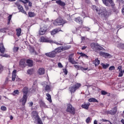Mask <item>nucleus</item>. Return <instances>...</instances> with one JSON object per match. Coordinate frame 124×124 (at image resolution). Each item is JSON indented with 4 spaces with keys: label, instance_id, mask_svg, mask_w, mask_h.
<instances>
[{
    "label": "nucleus",
    "instance_id": "nucleus-1",
    "mask_svg": "<svg viewBox=\"0 0 124 124\" xmlns=\"http://www.w3.org/2000/svg\"><path fill=\"white\" fill-rule=\"evenodd\" d=\"M104 4H105L106 6H111L112 8L113 11H116L117 9L115 7V4L113 2V0H102Z\"/></svg>",
    "mask_w": 124,
    "mask_h": 124
},
{
    "label": "nucleus",
    "instance_id": "nucleus-2",
    "mask_svg": "<svg viewBox=\"0 0 124 124\" xmlns=\"http://www.w3.org/2000/svg\"><path fill=\"white\" fill-rule=\"evenodd\" d=\"M41 42H47L48 43H55V44H57V45H62V44L59 42V43H58V42H53V40L49 39V38H45L43 36L41 37Z\"/></svg>",
    "mask_w": 124,
    "mask_h": 124
},
{
    "label": "nucleus",
    "instance_id": "nucleus-3",
    "mask_svg": "<svg viewBox=\"0 0 124 124\" xmlns=\"http://www.w3.org/2000/svg\"><path fill=\"white\" fill-rule=\"evenodd\" d=\"M82 85L80 83H76L75 85L71 86L69 88V91L71 93H74L77 90H78Z\"/></svg>",
    "mask_w": 124,
    "mask_h": 124
},
{
    "label": "nucleus",
    "instance_id": "nucleus-4",
    "mask_svg": "<svg viewBox=\"0 0 124 124\" xmlns=\"http://www.w3.org/2000/svg\"><path fill=\"white\" fill-rule=\"evenodd\" d=\"M66 111L72 114V115H75V108L72 107V105L70 104L67 105V108Z\"/></svg>",
    "mask_w": 124,
    "mask_h": 124
},
{
    "label": "nucleus",
    "instance_id": "nucleus-5",
    "mask_svg": "<svg viewBox=\"0 0 124 124\" xmlns=\"http://www.w3.org/2000/svg\"><path fill=\"white\" fill-rule=\"evenodd\" d=\"M66 22L63 19L61 18H58L54 22V25L55 26H62V25H64Z\"/></svg>",
    "mask_w": 124,
    "mask_h": 124
},
{
    "label": "nucleus",
    "instance_id": "nucleus-6",
    "mask_svg": "<svg viewBox=\"0 0 124 124\" xmlns=\"http://www.w3.org/2000/svg\"><path fill=\"white\" fill-rule=\"evenodd\" d=\"M117 112H118V108L117 107H115L112 108V110H107L106 111V113L107 115H111V116H114V115H116V114H117Z\"/></svg>",
    "mask_w": 124,
    "mask_h": 124
},
{
    "label": "nucleus",
    "instance_id": "nucleus-7",
    "mask_svg": "<svg viewBox=\"0 0 124 124\" xmlns=\"http://www.w3.org/2000/svg\"><path fill=\"white\" fill-rule=\"evenodd\" d=\"M74 56V53H72L69 55V58H68V61L69 62H70L72 63V64H77L78 62L74 60V58H73V56Z\"/></svg>",
    "mask_w": 124,
    "mask_h": 124
},
{
    "label": "nucleus",
    "instance_id": "nucleus-8",
    "mask_svg": "<svg viewBox=\"0 0 124 124\" xmlns=\"http://www.w3.org/2000/svg\"><path fill=\"white\" fill-rule=\"evenodd\" d=\"M15 4H16V5L18 9L19 10H20V11H21V12H22V13H24V14H27V13L24 10V8H23V6L21 5V4H20L19 3V2H16Z\"/></svg>",
    "mask_w": 124,
    "mask_h": 124
},
{
    "label": "nucleus",
    "instance_id": "nucleus-9",
    "mask_svg": "<svg viewBox=\"0 0 124 124\" xmlns=\"http://www.w3.org/2000/svg\"><path fill=\"white\" fill-rule=\"evenodd\" d=\"M28 100V96L26 94H23L22 98L20 100V102L22 103L23 106H25L26 103H27V100Z\"/></svg>",
    "mask_w": 124,
    "mask_h": 124
},
{
    "label": "nucleus",
    "instance_id": "nucleus-10",
    "mask_svg": "<svg viewBox=\"0 0 124 124\" xmlns=\"http://www.w3.org/2000/svg\"><path fill=\"white\" fill-rule=\"evenodd\" d=\"M45 55L46 57H49V58H55L57 53H56V52L53 50L50 52L46 53Z\"/></svg>",
    "mask_w": 124,
    "mask_h": 124
},
{
    "label": "nucleus",
    "instance_id": "nucleus-11",
    "mask_svg": "<svg viewBox=\"0 0 124 124\" xmlns=\"http://www.w3.org/2000/svg\"><path fill=\"white\" fill-rule=\"evenodd\" d=\"M47 31V28L46 27H43L41 28V30L39 32V34L40 35H43L46 33V31Z\"/></svg>",
    "mask_w": 124,
    "mask_h": 124
},
{
    "label": "nucleus",
    "instance_id": "nucleus-12",
    "mask_svg": "<svg viewBox=\"0 0 124 124\" xmlns=\"http://www.w3.org/2000/svg\"><path fill=\"white\" fill-rule=\"evenodd\" d=\"M74 67H75V68H76V69H77L78 70H82V71H84V70L85 71H86V70H88V68H84L80 65H76L75 64L74 65Z\"/></svg>",
    "mask_w": 124,
    "mask_h": 124
},
{
    "label": "nucleus",
    "instance_id": "nucleus-13",
    "mask_svg": "<svg viewBox=\"0 0 124 124\" xmlns=\"http://www.w3.org/2000/svg\"><path fill=\"white\" fill-rule=\"evenodd\" d=\"M52 1L53 0H56V3H57L59 5H60V6H65V2L62 1V0H52Z\"/></svg>",
    "mask_w": 124,
    "mask_h": 124
},
{
    "label": "nucleus",
    "instance_id": "nucleus-14",
    "mask_svg": "<svg viewBox=\"0 0 124 124\" xmlns=\"http://www.w3.org/2000/svg\"><path fill=\"white\" fill-rule=\"evenodd\" d=\"M19 66L20 67H25L26 66V60L25 59H21L19 61Z\"/></svg>",
    "mask_w": 124,
    "mask_h": 124
},
{
    "label": "nucleus",
    "instance_id": "nucleus-15",
    "mask_svg": "<svg viewBox=\"0 0 124 124\" xmlns=\"http://www.w3.org/2000/svg\"><path fill=\"white\" fill-rule=\"evenodd\" d=\"M44 89L46 92L50 93L51 92V86L50 85L46 84L44 85Z\"/></svg>",
    "mask_w": 124,
    "mask_h": 124
},
{
    "label": "nucleus",
    "instance_id": "nucleus-16",
    "mask_svg": "<svg viewBox=\"0 0 124 124\" xmlns=\"http://www.w3.org/2000/svg\"><path fill=\"white\" fill-rule=\"evenodd\" d=\"M0 52L1 54H4L5 52V48L2 43H0Z\"/></svg>",
    "mask_w": 124,
    "mask_h": 124
},
{
    "label": "nucleus",
    "instance_id": "nucleus-17",
    "mask_svg": "<svg viewBox=\"0 0 124 124\" xmlns=\"http://www.w3.org/2000/svg\"><path fill=\"white\" fill-rule=\"evenodd\" d=\"M59 31H62L60 28L55 29L51 32V35H55V34H56V33H58Z\"/></svg>",
    "mask_w": 124,
    "mask_h": 124
},
{
    "label": "nucleus",
    "instance_id": "nucleus-18",
    "mask_svg": "<svg viewBox=\"0 0 124 124\" xmlns=\"http://www.w3.org/2000/svg\"><path fill=\"white\" fill-rule=\"evenodd\" d=\"M90 105H91V104L90 103H87L86 104L84 103L81 105V107L82 108H83V109L88 110Z\"/></svg>",
    "mask_w": 124,
    "mask_h": 124
},
{
    "label": "nucleus",
    "instance_id": "nucleus-19",
    "mask_svg": "<svg viewBox=\"0 0 124 124\" xmlns=\"http://www.w3.org/2000/svg\"><path fill=\"white\" fill-rule=\"evenodd\" d=\"M45 73V69L43 68H40L38 70V74L39 75H43Z\"/></svg>",
    "mask_w": 124,
    "mask_h": 124
},
{
    "label": "nucleus",
    "instance_id": "nucleus-20",
    "mask_svg": "<svg viewBox=\"0 0 124 124\" xmlns=\"http://www.w3.org/2000/svg\"><path fill=\"white\" fill-rule=\"evenodd\" d=\"M31 116L34 118V119H38V113L36 111H33L31 113Z\"/></svg>",
    "mask_w": 124,
    "mask_h": 124
},
{
    "label": "nucleus",
    "instance_id": "nucleus-21",
    "mask_svg": "<svg viewBox=\"0 0 124 124\" xmlns=\"http://www.w3.org/2000/svg\"><path fill=\"white\" fill-rule=\"evenodd\" d=\"M16 72H17V70H14V71L12 72V81H15V78H16Z\"/></svg>",
    "mask_w": 124,
    "mask_h": 124
},
{
    "label": "nucleus",
    "instance_id": "nucleus-22",
    "mask_svg": "<svg viewBox=\"0 0 124 124\" xmlns=\"http://www.w3.org/2000/svg\"><path fill=\"white\" fill-rule=\"evenodd\" d=\"M22 93L23 94H26V95L28 96V93H29V89L28 87H24L22 89Z\"/></svg>",
    "mask_w": 124,
    "mask_h": 124
},
{
    "label": "nucleus",
    "instance_id": "nucleus-23",
    "mask_svg": "<svg viewBox=\"0 0 124 124\" xmlns=\"http://www.w3.org/2000/svg\"><path fill=\"white\" fill-rule=\"evenodd\" d=\"M93 63L95 65V66H97L100 63V61L98 60V59H96L93 61Z\"/></svg>",
    "mask_w": 124,
    "mask_h": 124
},
{
    "label": "nucleus",
    "instance_id": "nucleus-24",
    "mask_svg": "<svg viewBox=\"0 0 124 124\" xmlns=\"http://www.w3.org/2000/svg\"><path fill=\"white\" fill-rule=\"evenodd\" d=\"M62 50H63V48L62 47H59L58 48L54 50V52H55L56 54H58V53H61V52L62 51Z\"/></svg>",
    "mask_w": 124,
    "mask_h": 124
},
{
    "label": "nucleus",
    "instance_id": "nucleus-25",
    "mask_svg": "<svg viewBox=\"0 0 124 124\" xmlns=\"http://www.w3.org/2000/svg\"><path fill=\"white\" fill-rule=\"evenodd\" d=\"M78 55H80V57H84L85 59H89V56H88L86 54L82 52H78Z\"/></svg>",
    "mask_w": 124,
    "mask_h": 124
},
{
    "label": "nucleus",
    "instance_id": "nucleus-26",
    "mask_svg": "<svg viewBox=\"0 0 124 124\" xmlns=\"http://www.w3.org/2000/svg\"><path fill=\"white\" fill-rule=\"evenodd\" d=\"M101 65H102V66L103 67V68H104V69H106L107 68H108V67H109V64H104L103 63H102L101 64Z\"/></svg>",
    "mask_w": 124,
    "mask_h": 124
},
{
    "label": "nucleus",
    "instance_id": "nucleus-27",
    "mask_svg": "<svg viewBox=\"0 0 124 124\" xmlns=\"http://www.w3.org/2000/svg\"><path fill=\"white\" fill-rule=\"evenodd\" d=\"M89 102H98V101L94 98H91L88 99Z\"/></svg>",
    "mask_w": 124,
    "mask_h": 124
},
{
    "label": "nucleus",
    "instance_id": "nucleus-28",
    "mask_svg": "<svg viewBox=\"0 0 124 124\" xmlns=\"http://www.w3.org/2000/svg\"><path fill=\"white\" fill-rule=\"evenodd\" d=\"M47 97L46 99L48 100L49 102H52V99L51 98V95H50L49 93H46V94Z\"/></svg>",
    "mask_w": 124,
    "mask_h": 124
},
{
    "label": "nucleus",
    "instance_id": "nucleus-29",
    "mask_svg": "<svg viewBox=\"0 0 124 124\" xmlns=\"http://www.w3.org/2000/svg\"><path fill=\"white\" fill-rule=\"evenodd\" d=\"M16 35L19 37L21 35V28H19L16 30Z\"/></svg>",
    "mask_w": 124,
    "mask_h": 124
},
{
    "label": "nucleus",
    "instance_id": "nucleus-30",
    "mask_svg": "<svg viewBox=\"0 0 124 124\" xmlns=\"http://www.w3.org/2000/svg\"><path fill=\"white\" fill-rule=\"evenodd\" d=\"M27 63H28V65L30 67L32 66V61L28 60L27 61Z\"/></svg>",
    "mask_w": 124,
    "mask_h": 124
},
{
    "label": "nucleus",
    "instance_id": "nucleus-31",
    "mask_svg": "<svg viewBox=\"0 0 124 124\" xmlns=\"http://www.w3.org/2000/svg\"><path fill=\"white\" fill-rule=\"evenodd\" d=\"M75 21L77 22V23H80V22L83 23V22H82V18H81L80 17L76 18Z\"/></svg>",
    "mask_w": 124,
    "mask_h": 124
},
{
    "label": "nucleus",
    "instance_id": "nucleus-32",
    "mask_svg": "<svg viewBox=\"0 0 124 124\" xmlns=\"http://www.w3.org/2000/svg\"><path fill=\"white\" fill-rule=\"evenodd\" d=\"M33 72H34V71L32 69H30L27 70V74H29L30 75H31V74H33Z\"/></svg>",
    "mask_w": 124,
    "mask_h": 124
},
{
    "label": "nucleus",
    "instance_id": "nucleus-33",
    "mask_svg": "<svg viewBox=\"0 0 124 124\" xmlns=\"http://www.w3.org/2000/svg\"><path fill=\"white\" fill-rule=\"evenodd\" d=\"M28 15H29V17H34L35 16V14H34V13L30 12L28 13Z\"/></svg>",
    "mask_w": 124,
    "mask_h": 124
},
{
    "label": "nucleus",
    "instance_id": "nucleus-34",
    "mask_svg": "<svg viewBox=\"0 0 124 124\" xmlns=\"http://www.w3.org/2000/svg\"><path fill=\"white\" fill-rule=\"evenodd\" d=\"M11 18H12V15H11L8 17V23L7 25H9L10 24V21H11Z\"/></svg>",
    "mask_w": 124,
    "mask_h": 124
},
{
    "label": "nucleus",
    "instance_id": "nucleus-35",
    "mask_svg": "<svg viewBox=\"0 0 124 124\" xmlns=\"http://www.w3.org/2000/svg\"><path fill=\"white\" fill-rule=\"evenodd\" d=\"M91 121H92V118H91V117H89L86 119V122L87 123V124H90V123H91Z\"/></svg>",
    "mask_w": 124,
    "mask_h": 124
},
{
    "label": "nucleus",
    "instance_id": "nucleus-36",
    "mask_svg": "<svg viewBox=\"0 0 124 124\" xmlns=\"http://www.w3.org/2000/svg\"><path fill=\"white\" fill-rule=\"evenodd\" d=\"M104 57H105L106 58H111V55L109 53H105V55Z\"/></svg>",
    "mask_w": 124,
    "mask_h": 124
},
{
    "label": "nucleus",
    "instance_id": "nucleus-37",
    "mask_svg": "<svg viewBox=\"0 0 124 124\" xmlns=\"http://www.w3.org/2000/svg\"><path fill=\"white\" fill-rule=\"evenodd\" d=\"M92 8L93 9V10H95L96 12H98V9L97 8L96 6L92 5Z\"/></svg>",
    "mask_w": 124,
    "mask_h": 124
},
{
    "label": "nucleus",
    "instance_id": "nucleus-38",
    "mask_svg": "<svg viewBox=\"0 0 124 124\" xmlns=\"http://www.w3.org/2000/svg\"><path fill=\"white\" fill-rule=\"evenodd\" d=\"M70 48H71L70 46H66L63 47V50H69V49H70Z\"/></svg>",
    "mask_w": 124,
    "mask_h": 124
},
{
    "label": "nucleus",
    "instance_id": "nucleus-39",
    "mask_svg": "<svg viewBox=\"0 0 124 124\" xmlns=\"http://www.w3.org/2000/svg\"><path fill=\"white\" fill-rule=\"evenodd\" d=\"M91 47L92 49H94L96 47V46L94 43H93L91 44Z\"/></svg>",
    "mask_w": 124,
    "mask_h": 124
},
{
    "label": "nucleus",
    "instance_id": "nucleus-40",
    "mask_svg": "<svg viewBox=\"0 0 124 124\" xmlns=\"http://www.w3.org/2000/svg\"><path fill=\"white\" fill-rule=\"evenodd\" d=\"M14 52H15V53H16V52H18V50H19V47H16V46H15L14 47Z\"/></svg>",
    "mask_w": 124,
    "mask_h": 124
},
{
    "label": "nucleus",
    "instance_id": "nucleus-41",
    "mask_svg": "<svg viewBox=\"0 0 124 124\" xmlns=\"http://www.w3.org/2000/svg\"><path fill=\"white\" fill-rule=\"evenodd\" d=\"M101 94H102V95H105L106 94H107V93H108L105 91H103V90L101 92Z\"/></svg>",
    "mask_w": 124,
    "mask_h": 124
},
{
    "label": "nucleus",
    "instance_id": "nucleus-42",
    "mask_svg": "<svg viewBox=\"0 0 124 124\" xmlns=\"http://www.w3.org/2000/svg\"><path fill=\"white\" fill-rule=\"evenodd\" d=\"M1 110H2V111H6L7 110V108L5 107V106H2L1 107V108H0Z\"/></svg>",
    "mask_w": 124,
    "mask_h": 124
},
{
    "label": "nucleus",
    "instance_id": "nucleus-43",
    "mask_svg": "<svg viewBox=\"0 0 124 124\" xmlns=\"http://www.w3.org/2000/svg\"><path fill=\"white\" fill-rule=\"evenodd\" d=\"M0 56H1V57H4L5 58H8L9 57V55H8V54H1L0 55Z\"/></svg>",
    "mask_w": 124,
    "mask_h": 124
},
{
    "label": "nucleus",
    "instance_id": "nucleus-44",
    "mask_svg": "<svg viewBox=\"0 0 124 124\" xmlns=\"http://www.w3.org/2000/svg\"><path fill=\"white\" fill-rule=\"evenodd\" d=\"M99 55H100V56H101L102 57H104V56L105 55V52L100 51L99 52Z\"/></svg>",
    "mask_w": 124,
    "mask_h": 124
},
{
    "label": "nucleus",
    "instance_id": "nucleus-45",
    "mask_svg": "<svg viewBox=\"0 0 124 124\" xmlns=\"http://www.w3.org/2000/svg\"><path fill=\"white\" fill-rule=\"evenodd\" d=\"M6 29L5 28H3L0 29V32H5Z\"/></svg>",
    "mask_w": 124,
    "mask_h": 124
},
{
    "label": "nucleus",
    "instance_id": "nucleus-46",
    "mask_svg": "<svg viewBox=\"0 0 124 124\" xmlns=\"http://www.w3.org/2000/svg\"><path fill=\"white\" fill-rule=\"evenodd\" d=\"M109 70L112 71V70H115V66H111L109 67Z\"/></svg>",
    "mask_w": 124,
    "mask_h": 124
},
{
    "label": "nucleus",
    "instance_id": "nucleus-47",
    "mask_svg": "<svg viewBox=\"0 0 124 124\" xmlns=\"http://www.w3.org/2000/svg\"><path fill=\"white\" fill-rule=\"evenodd\" d=\"M123 76V71H119V77H122Z\"/></svg>",
    "mask_w": 124,
    "mask_h": 124
},
{
    "label": "nucleus",
    "instance_id": "nucleus-48",
    "mask_svg": "<svg viewBox=\"0 0 124 124\" xmlns=\"http://www.w3.org/2000/svg\"><path fill=\"white\" fill-rule=\"evenodd\" d=\"M14 93L16 94H19V90H16L14 91Z\"/></svg>",
    "mask_w": 124,
    "mask_h": 124
},
{
    "label": "nucleus",
    "instance_id": "nucleus-49",
    "mask_svg": "<svg viewBox=\"0 0 124 124\" xmlns=\"http://www.w3.org/2000/svg\"><path fill=\"white\" fill-rule=\"evenodd\" d=\"M63 72H64V73L65 75H67L68 71H67V70L66 69H64L63 70Z\"/></svg>",
    "mask_w": 124,
    "mask_h": 124
},
{
    "label": "nucleus",
    "instance_id": "nucleus-50",
    "mask_svg": "<svg viewBox=\"0 0 124 124\" xmlns=\"http://www.w3.org/2000/svg\"><path fill=\"white\" fill-rule=\"evenodd\" d=\"M3 70V66L0 65V72H1Z\"/></svg>",
    "mask_w": 124,
    "mask_h": 124
},
{
    "label": "nucleus",
    "instance_id": "nucleus-51",
    "mask_svg": "<svg viewBox=\"0 0 124 124\" xmlns=\"http://www.w3.org/2000/svg\"><path fill=\"white\" fill-rule=\"evenodd\" d=\"M122 68H123V67H122V66H118V69H119V72L123 71V70L122 69Z\"/></svg>",
    "mask_w": 124,
    "mask_h": 124
},
{
    "label": "nucleus",
    "instance_id": "nucleus-52",
    "mask_svg": "<svg viewBox=\"0 0 124 124\" xmlns=\"http://www.w3.org/2000/svg\"><path fill=\"white\" fill-rule=\"evenodd\" d=\"M25 1L23 0H21V2H23V3H28L29 2V0H24Z\"/></svg>",
    "mask_w": 124,
    "mask_h": 124
},
{
    "label": "nucleus",
    "instance_id": "nucleus-53",
    "mask_svg": "<svg viewBox=\"0 0 124 124\" xmlns=\"http://www.w3.org/2000/svg\"><path fill=\"white\" fill-rule=\"evenodd\" d=\"M58 66L59 67H60L61 68H62V63L61 62L58 63Z\"/></svg>",
    "mask_w": 124,
    "mask_h": 124
},
{
    "label": "nucleus",
    "instance_id": "nucleus-54",
    "mask_svg": "<svg viewBox=\"0 0 124 124\" xmlns=\"http://www.w3.org/2000/svg\"><path fill=\"white\" fill-rule=\"evenodd\" d=\"M101 121H102V122H103L104 123H105L106 122H109L108 120H107L106 119H102Z\"/></svg>",
    "mask_w": 124,
    "mask_h": 124
},
{
    "label": "nucleus",
    "instance_id": "nucleus-55",
    "mask_svg": "<svg viewBox=\"0 0 124 124\" xmlns=\"http://www.w3.org/2000/svg\"><path fill=\"white\" fill-rule=\"evenodd\" d=\"M32 105H33V103H32V102H30V107H31V106H32Z\"/></svg>",
    "mask_w": 124,
    "mask_h": 124
},
{
    "label": "nucleus",
    "instance_id": "nucleus-56",
    "mask_svg": "<svg viewBox=\"0 0 124 124\" xmlns=\"http://www.w3.org/2000/svg\"><path fill=\"white\" fill-rule=\"evenodd\" d=\"M87 48V46H82V47L81 48L82 50H85V49H86Z\"/></svg>",
    "mask_w": 124,
    "mask_h": 124
},
{
    "label": "nucleus",
    "instance_id": "nucleus-57",
    "mask_svg": "<svg viewBox=\"0 0 124 124\" xmlns=\"http://www.w3.org/2000/svg\"><path fill=\"white\" fill-rule=\"evenodd\" d=\"M94 124H97V121L96 120H94V122H93ZM99 124H101L100 123H99Z\"/></svg>",
    "mask_w": 124,
    "mask_h": 124
},
{
    "label": "nucleus",
    "instance_id": "nucleus-58",
    "mask_svg": "<svg viewBox=\"0 0 124 124\" xmlns=\"http://www.w3.org/2000/svg\"><path fill=\"white\" fill-rule=\"evenodd\" d=\"M122 13L123 15H124V8H122Z\"/></svg>",
    "mask_w": 124,
    "mask_h": 124
},
{
    "label": "nucleus",
    "instance_id": "nucleus-59",
    "mask_svg": "<svg viewBox=\"0 0 124 124\" xmlns=\"http://www.w3.org/2000/svg\"><path fill=\"white\" fill-rule=\"evenodd\" d=\"M32 3L31 2H29V6H31Z\"/></svg>",
    "mask_w": 124,
    "mask_h": 124
},
{
    "label": "nucleus",
    "instance_id": "nucleus-60",
    "mask_svg": "<svg viewBox=\"0 0 124 124\" xmlns=\"http://www.w3.org/2000/svg\"><path fill=\"white\" fill-rule=\"evenodd\" d=\"M121 123L123 124H124V119H123L121 120Z\"/></svg>",
    "mask_w": 124,
    "mask_h": 124
},
{
    "label": "nucleus",
    "instance_id": "nucleus-61",
    "mask_svg": "<svg viewBox=\"0 0 124 124\" xmlns=\"http://www.w3.org/2000/svg\"><path fill=\"white\" fill-rule=\"evenodd\" d=\"M81 40L82 41H84V40H85V38L84 37H81Z\"/></svg>",
    "mask_w": 124,
    "mask_h": 124
},
{
    "label": "nucleus",
    "instance_id": "nucleus-62",
    "mask_svg": "<svg viewBox=\"0 0 124 124\" xmlns=\"http://www.w3.org/2000/svg\"><path fill=\"white\" fill-rule=\"evenodd\" d=\"M10 120H13V116H12V115L10 116Z\"/></svg>",
    "mask_w": 124,
    "mask_h": 124
},
{
    "label": "nucleus",
    "instance_id": "nucleus-63",
    "mask_svg": "<svg viewBox=\"0 0 124 124\" xmlns=\"http://www.w3.org/2000/svg\"><path fill=\"white\" fill-rule=\"evenodd\" d=\"M25 8H26V10H29V7L25 6Z\"/></svg>",
    "mask_w": 124,
    "mask_h": 124
},
{
    "label": "nucleus",
    "instance_id": "nucleus-64",
    "mask_svg": "<svg viewBox=\"0 0 124 124\" xmlns=\"http://www.w3.org/2000/svg\"><path fill=\"white\" fill-rule=\"evenodd\" d=\"M122 48L123 49H124V44H122Z\"/></svg>",
    "mask_w": 124,
    "mask_h": 124
}]
</instances>
